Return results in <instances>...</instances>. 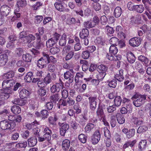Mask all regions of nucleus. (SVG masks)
<instances>
[{"mask_svg": "<svg viewBox=\"0 0 151 151\" xmlns=\"http://www.w3.org/2000/svg\"><path fill=\"white\" fill-rule=\"evenodd\" d=\"M60 51L58 47H53L50 50V52L52 54L55 55L59 52Z\"/></svg>", "mask_w": 151, "mask_h": 151, "instance_id": "8fccbe9b", "label": "nucleus"}, {"mask_svg": "<svg viewBox=\"0 0 151 151\" xmlns=\"http://www.w3.org/2000/svg\"><path fill=\"white\" fill-rule=\"evenodd\" d=\"M59 95L58 94H53L50 96V101L52 103H56L59 99Z\"/></svg>", "mask_w": 151, "mask_h": 151, "instance_id": "c756f323", "label": "nucleus"}, {"mask_svg": "<svg viewBox=\"0 0 151 151\" xmlns=\"http://www.w3.org/2000/svg\"><path fill=\"white\" fill-rule=\"evenodd\" d=\"M136 142V140H134L132 141H127L124 145L123 148L124 149H125L129 146L131 147H132L135 145Z\"/></svg>", "mask_w": 151, "mask_h": 151, "instance_id": "412c9836", "label": "nucleus"}, {"mask_svg": "<svg viewBox=\"0 0 151 151\" xmlns=\"http://www.w3.org/2000/svg\"><path fill=\"white\" fill-rule=\"evenodd\" d=\"M122 13V9L119 6L116 7L114 11V15L116 18H118L120 16Z\"/></svg>", "mask_w": 151, "mask_h": 151, "instance_id": "b1692460", "label": "nucleus"}, {"mask_svg": "<svg viewBox=\"0 0 151 151\" xmlns=\"http://www.w3.org/2000/svg\"><path fill=\"white\" fill-rule=\"evenodd\" d=\"M35 37L32 34H29L24 38L23 41L24 43H29L32 41L35 40Z\"/></svg>", "mask_w": 151, "mask_h": 151, "instance_id": "ddd939ff", "label": "nucleus"}, {"mask_svg": "<svg viewBox=\"0 0 151 151\" xmlns=\"http://www.w3.org/2000/svg\"><path fill=\"white\" fill-rule=\"evenodd\" d=\"M22 58L23 60L26 62H31L32 58L31 55L27 53L23 55Z\"/></svg>", "mask_w": 151, "mask_h": 151, "instance_id": "a19ab883", "label": "nucleus"}, {"mask_svg": "<svg viewBox=\"0 0 151 151\" xmlns=\"http://www.w3.org/2000/svg\"><path fill=\"white\" fill-rule=\"evenodd\" d=\"M147 142L145 140H141L138 144V147L140 151L144 150L147 147Z\"/></svg>", "mask_w": 151, "mask_h": 151, "instance_id": "aec40b11", "label": "nucleus"}, {"mask_svg": "<svg viewBox=\"0 0 151 151\" xmlns=\"http://www.w3.org/2000/svg\"><path fill=\"white\" fill-rule=\"evenodd\" d=\"M107 68L105 65L101 64L98 66L97 69L99 73H106Z\"/></svg>", "mask_w": 151, "mask_h": 151, "instance_id": "a878e982", "label": "nucleus"}, {"mask_svg": "<svg viewBox=\"0 0 151 151\" xmlns=\"http://www.w3.org/2000/svg\"><path fill=\"white\" fill-rule=\"evenodd\" d=\"M147 95H142L136 93L132 97V99H135L133 101V104L136 107H139L142 105L146 99Z\"/></svg>", "mask_w": 151, "mask_h": 151, "instance_id": "f03ea898", "label": "nucleus"}, {"mask_svg": "<svg viewBox=\"0 0 151 151\" xmlns=\"http://www.w3.org/2000/svg\"><path fill=\"white\" fill-rule=\"evenodd\" d=\"M101 135L99 131H96L91 137V142L94 145L97 144L100 140Z\"/></svg>", "mask_w": 151, "mask_h": 151, "instance_id": "6e6552de", "label": "nucleus"}, {"mask_svg": "<svg viewBox=\"0 0 151 151\" xmlns=\"http://www.w3.org/2000/svg\"><path fill=\"white\" fill-rule=\"evenodd\" d=\"M64 77L65 79H68L70 83H72L73 81V75L69 71H66L64 74Z\"/></svg>", "mask_w": 151, "mask_h": 151, "instance_id": "2eb2a0df", "label": "nucleus"}, {"mask_svg": "<svg viewBox=\"0 0 151 151\" xmlns=\"http://www.w3.org/2000/svg\"><path fill=\"white\" fill-rule=\"evenodd\" d=\"M38 94L41 96H45L46 93V91L43 88H40L38 91Z\"/></svg>", "mask_w": 151, "mask_h": 151, "instance_id": "052dcab7", "label": "nucleus"}, {"mask_svg": "<svg viewBox=\"0 0 151 151\" xmlns=\"http://www.w3.org/2000/svg\"><path fill=\"white\" fill-rule=\"evenodd\" d=\"M11 123L6 120L1 121L0 122V127L3 130L11 129L14 128L16 124Z\"/></svg>", "mask_w": 151, "mask_h": 151, "instance_id": "7ed1b4c3", "label": "nucleus"}, {"mask_svg": "<svg viewBox=\"0 0 151 151\" xmlns=\"http://www.w3.org/2000/svg\"><path fill=\"white\" fill-rule=\"evenodd\" d=\"M96 126V125L92 123H88L86 126L85 129L86 132H89Z\"/></svg>", "mask_w": 151, "mask_h": 151, "instance_id": "cd10ccee", "label": "nucleus"}, {"mask_svg": "<svg viewBox=\"0 0 151 151\" xmlns=\"http://www.w3.org/2000/svg\"><path fill=\"white\" fill-rule=\"evenodd\" d=\"M51 81V78L49 73L47 74V76L44 78V82L46 84H48Z\"/></svg>", "mask_w": 151, "mask_h": 151, "instance_id": "4d7b16f0", "label": "nucleus"}, {"mask_svg": "<svg viewBox=\"0 0 151 151\" xmlns=\"http://www.w3.org/2000/svg\"><path fill=\"white\" fill-rule=\"evenodd\" d=\"M93 9L96 11H99L101 9V5L99 3H93Z\"/></svg>", "mask_w": 151, "mask_h": 151, "instance_id": "3c124183", "label": "nucleus"}, {"mask_svg": "<svg viewBox=\"0 0 151 151\" xmlns=\"http://www.w3.org/2000/svg\"><path fill=\"white\" fill-rule=\"evenodd\" d=\"M57 43L56 41H55L51 38L47 41L46 45L47 47H50L55 45Z\"/></svg>", "mask_w": 151, "mask_h": 151, "instance_id": "72a5a7b5", "label": "nucleus"}, {"mask_svg": "<svg viewBox=\"0 0 151 151\" xmlns=\"http://www.w3.org/2000/svg\"><path fill=\"white\" fill-rule=\"evenodd\" d=\"M138 60L142 62H143L146 64H147L148 63V59L144 56L142 55L139 56L138 57Z\"/></svg>", "mask_w": 151, "mask_h": 151, "instance_id": "c03bdc74", "label": "nucleus"}, {"mask_svg": "<svg viewBox=\"0 0 151 151\" xmlns=\"http://www.w3.org/2000/svg\"><path fill=\"white\" fill-rule=\"evenodd\" d=\"M89 35V31L87 29H83L80 32L79 36L81 39H85Z\"/></svg>", "mask_w": 151, "mask_h": 151, "instance_id": "6ab92c4d", "label": "nucleus"}, {"mask_svg": "<svg viewBox=\"0 0 151 151\" xmlns=\"http://www.w3.org/2000/svg\"><path fill=\"white\" fill-rule=\"evenodd\" d=\"M84 25L85 27L88 28H92L94 27V25L92 24V22L87 21L84 22Z\"/></svg>", "mask_w": 151, "mask_h": 151, "instance_id": "864d4df0", "label": "nucleus"}, {"mask_svg": "<svg viewBox=\"0 0 151 151\" xmlns=\"http://www.w3.org/2000/svg\"><path fill=\"white\" fill-rule=\"evenodd\" d=\"M33 78V73L31 72H28L24 77V80L27 82H31Z\"/></svg>", "mask_w": 151, "mask_h": 151, "instance_id": "4be33fe9", "label": "nucleus"}, {"mask_svg": "<svg viewBox=\"0 0 151 151\" xmlns=\"http://www.w3.org/2000/svg\"><path fill=\"white\" fill-rule=\"evenodd\" d=\"M135 86L134 83H131L128 85H127L125 87L124 89L127 91H129L133 90Z\"/></svg>", "mask_w": 151, "mask_h": 151, "instance_id": "338daca9", "label": "nucleus"}, {"mask_svg": "<svg viewBox=\"0 0 151 151\" xmlns=\"http://www.w3.org/2000/svg\"><path fill=\"white\" fill-rule=\"evenodd\" d=\"M11 110L14 114H17L20 113L21 110L20 108L18 106L14 105L12 107Z\"/></svg>", "mask_w": 151, "mask_h": 151, "instance_id": "7c9ffc66", "label": "nucleus"}, {"mask_svg": "<svg viewBox=\"0 0 151 151\" xmlns=\"http://www.w3.org/2000/svg\"><path fill=\"white\" fill-rule=\"evenodd\" d=\"M127 58L128 62L131 63H134L135 60L134 55L131 52L127 54Z\"/></svg>", "mask_w": 151, "mask_h": 151, "instance_id": "c85d7f7f", "label": "nucleus"}, {"mask_svg": "<svg viewBox=\"0 0 151 151\" xmlns=\"http://www.w3.org/2000/svg\"><path fill=\"white\" fill-rule=\"evenodd\" d=\"M47 57L48 59V63L50 62L55 63L57 62L56 59L53 56H50L49 57V55H47Z\"/></svg>", "mask_w": 151, "mask_h": 151, "instance_id": "e2e57ef3", "label": "nucleus"}, {"mask_svg": "<svg viewBox=\"0 0 151 151\" xmlns=\"http://www.w3.org/2000/svg\"><path fill=\"white\" fill-rule=\"evenodd\" d=\"M69 126L68 124L63 123L60 129V133L61 135L64 136L66 131L68 129Z\"/></svg>", "mask_w": 151, "mask_h": 151, "instance_id": "f8f14e48", "label": "nucleus"}, {"mask_svg": "<svg viewBox=\"0 0 151 151\" xmlns=\"http://www.w3.org/2000/svg\"><path fill=\"white\" fill-rule=\"evenodd\" d=\"M135 134V130L134 129H129L126 134L127 138L130 139L133 137Z\"/></svg>", "mask_w": 151, "mask_h": 151, "instance_id": "ea45409f", "label": "nucleus"}, {"mask_svg": "<svg viewBox=\"0 0 151 151\" xmlns=\"http://www.w3.org/2000/svg\"><path fill=\"white\" fill-rule=\"evenodd\" d=\"M66 38L67 35L65 33H63L59 41V44L60 46H65L66 42Z\"/></svg>", "mask_w": 151, "mask_h": 151, "instance_id": "5701e85b", "label": "nucleus"}, {"mask_svg": "<svg viewBox=\"0 0 151 151\" xmlns=\"http://www.w3.org/2000/svg\"><path fill=\"white\" fill-rule=\"evenodd\" d=\"M140 43V39L136 37L132 38L129 40V44L133 47L138 46Z\"/></svg>", "mask_w": 151, "mask_h": 151, "instance_id": "9d476101", "label": "nucleus"}, {"mask_svg": "<svg viewBox=\"0 0 151 151\" xmlns=\"http://www.w3.org/2000/svg\"><path fill=\"white\" fill-rule=\"evenodd\" d=\"M116 82V81L115 79H113L109 82L108 85L111 87L115 88L117 85Z\"/></svg>", "mask_w": 151, "mask_h": 151, "instance_id": "13d9d810", "label": "nucleus"}, {"mask_svg": "<svg viewBox=\"0 0 151 151\" xmlns=\"http://www.w3.org/2000/svg\"><path fill=\"white\" fill-rule=\"evenodd\" d=\"M10 8L7 5H3L0 8L1 15L3 17L7 16L10 12Z\"/></svg>", "mask_w": 151, "mask_h": 151, "instance_id": "423d86ee", "label": "nucleus"}, {"mask_svg": "<svg viewBox=\"0 0 151 151\" xmlns=\"http://www.w3.org/2000/svg\"><path fill=\"white\" fill-rule=\"evenodd\" d=\"M11 80L4 81L2 84L3 88H8L12 86L14 83Z\"/></svg>", "mask_w": 151, "mask_h": 151, "instance_id": "dca6fc26", "label": "nucleus"}, {"mask_svg": "<svg viewBox=\"0 0 151 151\" xmlns=\"http://www.w3.org/2000/svg\"><path fill=\"white\" fill-rule=\"evenodd\" d=\"M114 78L120 82L124 80V77L123 76V70L122 69L119 70L118 72L115 75Z\"/></svg>", "mask_w": 151, "mask_h": 151, "instance_id": "9b49d317", "label": "nucleus"}, {"mask_svg": "<svg viewBox=\"0 0 151 151\" xmlns=\"http://www.w3.org/2000/svg\"><path fill=\"white\" fill-rule=\"evenodd\" d=\"M116 117L114 115H112L110 118V123L112 127H115L116 124Z\"/></svg>", "mask_w": 151, "mask_h": 151, "instance_id": "79ce46f5", "label": "nucleus"}, {"mask_svg": "<svg viewBox=\"0 0 151 151\" xmlns=\"http://www.w3.org/2000/svg\"><path fill=\"white\" fill-rule=\"evenodd\" d=\"M116 45H111L109 48L110 54H107L106 58L110 60H119L121 59L120 55H116L118 49Z\"/></svg>", "mask_w": 151, "mask_h": 151, "instance_id": "f257e3e1", "label": "nucleus"}, {"mask_svg": "<svg viewBox=\"0 0 151 151\" xmlns=\"http://www.w3.org/2000/svg\"><path fill=\"white\" fill-rule=\"evenodd\" d=\"M78 139L80 141L83 143L86 142L87 137L83 134H81L78 136Z\"/></svg>", "mask_w": 151, "mask_h": 151, "instance_id": "37998d69", "label": "nucleus"}, {"mask_svg": "<svg viewBox=\"0 0 151 151\" xmlns=\"http://www.w3.org/2000/svg\"><path fill=\"white\" fill-rule=\"evenodd\" d=\"M148 129L147 127L145 126H141L139 127L138 128L137 132L138 133H141L146 131Z\"/></svg>", "mask_w": 151, "mask_h": 151, "instance_id": "a18cd8bd", "label": "nucleus"}, {"mask_svg": "<svg viewBox=\"0 0 151 151\" xmlns=\"http://www.w3.org/2000/svg\"><path fill=\"white\" fill-rule=\"evenodd\" d=\"M19 7L17 6L14 10V13L15 14V16H14L11 19L12 20L14 21L20 17L21 14L19 12Z\"/></svg>", "mask_w": 151, "mask_h": 151, "instance_id": "393cba45", "label": "nucleus"}, {"mask_svg": "<svg viewBox=\"0 0 151 151\" xmlns=\"http://www.w3.org/2000/svg\"><path fill=\"white\" fill-rule=\"evenodd\" d=\"M27 145V142L26 141L23 142H21L17 144L16 147L17 148H25Z\"/></svg>", "mask_w": 151, "mask_h": 151, "instance_id": "6e6d98bb", "label": "nucleus"}, {"mask_svg": "<svg viewBox=\"0 0 151 151\" xmlns=\"http://www.w3.org/2000/svg\"><path fill=\"white\" fill-rule=\"evenodd\" d=\"M8 60V56L6 54H3L0 55V66L4 65Z\"/></svg>", "mask_w": 151, "mask_h": 151, "instance_id": "4468645a", "label": "nucleus"}, {"mask_svg": "<svg viewBox=\"0 0 151 151\" xmlns=\"http://www.w3.org/2000/svg\"><path fill=\"white\" fill-rule=\"evenodd\" d=\"M54 6L55 9L60 12L67 11L68 9L64 5V4L60 0H57L54 3Z\"/></svg>", "mask_w": 151, "mask_h": 151, "instance_id": "39448f33", "label": "nucleus"}, {"mask_svg": "<svg viewBox=\"0 0 151 151\" xmlns=\"http://www.w3.org/2000/svg\"><path fill=\"white\" fill-rule=\"evenodd\" d=\"M88 99L89 104V108L91 110L94 111L96 107V98L94 97H90Z\"/></svg>", "mask_w": 151, "mask_h": 151, "instance_id": "0eeeda50", "label": "nucleus"}, {"mask_svg": "<svg viewBox=\"0 0 151 151\" xmlns=\"http://www.w3.org/2000/svg\"><path fill=\"white\" fill-rule=\"evenodd\" d=\"M83 77V73H77L75 77V81L76 83H78L79 78H82Z\"/></svg>", "mask_w": 151, "mask_h": 151, "instance_id": "49530a36", "label": "nucleus"}, {"mask_svg": "<svg viewBox=\"0 0 151 151\" xmlns=\"http://www.w3.org/2000/svg\"><path fill=\"white\" fill-rule=\"evenodd\" d=\"M70 142L69 140L65 139L62 142V147L63 149H66L69 148L70 146Z\"/></svg>", "mask_w": 151, "mask_h": 151, "instance_id": "f704fd0d", "label": "nucleus"}, {"mask_svg": "<svg viewBox=\"0 0 151 151\" xmlns=\"http://www.w3.org/2000/svg\"><path fill=\"white\" fill-rule=\"evenodd\" d=\"M107 22V19L105 16H102L101 17V23L103 25H106Z\"/></svg>", "mask_w": 151, "mask_h": 151, "instance_id": "bf43d9fd", "label": "nucleus"}, {"mask_svg": "<svg viewBox=\"0 0 151 151\" xmlns=\"http://www.w3.org/2000/svg\"><path fill=\"white\" fill-rule=\"evenodd\" d=\"M116 119L118 122L120 124H122L125 122V120L122 115L117 113L116 115Z\"/></svg>", "mask_w": 151, "mask_h": 151, "instance_id": "bb28decb", "label": "nucleus"}, {"mask_svg": "<svg viewBox=\"0 0 151 151\" xmlns=\"http://www.w3.org/2000/svg\"><path fill=\"white\" fill-rule=\"evenodd\" d=\"M73 109L76 111V113L79 114L81 112V109L79 105L76 104L73 106Z\"/></svg>", "mask_w": 151, "mask_h": 151, "instance_id": "0e129e2a", "label": "nucleus"}, {"mask_svg": "<svg viewBox=\"0 0 151 151\" xmlns=\"http://www.w3.org/2000/svg\"><path fill=\"white\" fill-rule=\"evenodd\" d=\"M90 55L89 52L87 50H86L83 52L82 56L83 58L86 59L90 57Z\"/></svg>", "mask_w": 151, "mask_h": 151, "instance_id": "5fc2aeb1", "label": "nucleus"}, {"mask_svg": "<svg viewBox=\"0 0 151 151\" xmlns=\"http://www.w3.org/2000/svg\"><path fill=\"white\" fill-rule=\"evenodd\" d=\"M28 145L30 147H32L36 145L37 142L36 137H30L28 139Z\"/></svg>", "mask_w": 151, "mask_h": 151, "instance_id": "f3484780", "label": "nucleus"}, {"mask_svg": "<svg viewBox=\"0 0 151 151\" xmlns=\"http://www.w3.org/2000/svg\"><path fill=\"white\" fill-rule=\"evenodd\" d=\"M27 4L26 0H18L17 1L16 6L19 7L25 6Z\"/></svg>", "mask_w": 151, "mask_h": 151, "instance_id": "c9c22d12", "label": "nucleus"}, {"mask_svg": "<svg viewBox=\"0 0 151 151\" xmlns=\"http://www.w3.org/2000/svg\"><path fill=\"white\" fill-rule=\"evenodd\" d=\"M43 57L41 58L38 61L37 66L40 68H44V66L48 63V61L47 57V54L45 53H43Z\"/></svg>", "mask_w": 151, "mask_h": 151, "instance_id": "20e7f679", "label": "nucleus"}, {"mask_svg": "<svg viewBox=\"0 0 151 151\" xmlns=\"http://www.w3.org/2000/svg\"><path fill=\"white\" fill-rule=\"evenodd\" d=\"M109 42L111 45H117V44L119 45L118 39L115 37L111 38L109 40Z\"/></svg>", "mask_w": 151, "mask_h": 151, "instance_id": "4c0bfd02", "label": "nucleus"}, {"mask_svg": "<svg viewBox=\"0 0 151 151\" xmlns=\"http://www.w3.org/2000/svg\"><path fill=\"white\" fill-rule=\"evenodd\" d=\"M114 101L115 106L116 107H119L121 105L122 99L120 96H117L115 98Z\"/></svg>", "mask_w": 151, "mask_h": 151, "instance_id": "2f4dec72", "label": "nucleus"}, {"mask_svg": "<svg viewBox=\"0 0 151 151\" xmlns=\"http://www.w3.org/2000/svg\"><path fill=\"white\" fill-rule=\"evenodd\" d=\"M61 94L62 97L64 99H66L68 95V91L65 89H63L61 91Z\"/></svg>", "mask_w": 151, "mask_h": 151, "instance_id": "680f3d73", "label": "nucleus"}, {"mask_svg": "<svg viewBox=\"0 0 151 151\" xmlns=\"http://www.w3.org/2000/svg\"><path fill=\"white\" fill-rule=\"evenodd\" d=\"M41 116L42 119L47 118L49 115V113L46 110L43 109L41 111Z\"/></svg>", "mask_w": 151, "mask_h": 151, "instance_id": "09e8293b", "label": "nucleus"}, {"mask_svg": "<svg viewBox=\"0 0 151 151\" xmlns=\"http://www.w3.org/2000/svg\"><path fill=\"white\" fill-rule=\"evenodd\" d=\"M74 55V52L73 51H70L67 54L65 58V60L67 61L71 59L73 57Z\"/></svg>", "mask_w": 151, "mask_h": 151, "instance_id": "de8ad7c7", "label": "nucleus"}, {"mask_svg": "<svg viewBox=\"0 0 151 151\" xmlns=\"http://www.w3.org/2000/svg\"><path fill=\"white\" fill-rule=\"evenodd\" d=\"M97 115L99 117H103L104 116V112L102 109L101 107H99L96 111Z\"/></svg>", "mask_w": 151, "mask_h": 151, "instance_id": "603ef678", "label": "nucleus"}, {"mask_svg": "<svg viewBox=\"0 0 151 151\" xmlns=\"http://www.w3.org/2000/svg\"><path fill=\"white\" fill-rule=\"evenodd\" d=\"M39 124L38 122L35 121L31 124H27L26 125V127L28 129H30L35 128L37 125Z\"/></svg>", "mask_w": 151, "mask_h": 151, "instance_id": "473e14b6", "label": "nucleus"}, {"mask_svg": "<svg viewBox=\"0 0 151 151\" xmlns=\"http://www.w3.org/2000/svg\"><path fill=\"white\" fill-rule=\"evenodd\" d=\"M64 85L60 83H56L53 85L50 88V90L52 93L58 92L61 89L64 88Z\"/></svg>", "mask_w": 151, "mask_h": 151, "instance_id": "1a4fd4ad", "label": "nucleus"}, {"mask_svg": "<svg viewBox=\"0 0 151 151\" xmlns=\"http://www.w3.org/2000/svg\"><path fill=\"white\" fill-rule=\"evenodd\" d=\"M116 30L117 32V34L121 37L125 38V34L122 32V28L120 26H118L116 27Z\"/></svg>", "mask_w": 151, "mask_h": 151, "instance_id": "e433bc0d", "label": "nucleus"}, {"mask_svg": "<svg viewBox=\"0 0 151 151\" xmlns=\"http://www.w3.org/2000/svg\"><path fill=\"white\" fill-rule=\"evenodd\" d=\"M134 7V10L139 13L142 12L144 9V8L143 5H135Z\"/></svg>", "mask_w": 151, "mask_h": 151, "instance_id": "58836bf2", "label": "nucleus"}, {"mask_svg": "<svg viewBox=\"0 0 151 151\" xmlns=\"http://www.w3.org/2000/svg\"><path fill=\"white\" fill-rule=\"evenodd\" d=\"M133 122L135 124L139 125L142 124L143 121L139 120L138 118L135 117L133 119Z\"/></svg>", "mask_w": 151, "mask_h": 151, "instance_id": "774afa93", "label": "nucleus"}, {"mask_svg": "<svg viewBox=\"0 0 151 151\" xmlns=\"http://www.w3.org/2000/svg\"><path fill=\"white\" fill-rule=\"evenodd\" d=\"M134 4L131 1L129 2L127 4V7L128 9L130 11H134Z\"/></svg>", "mask_w": 151, "mask_h": 151, "instance_id": "69168bd1", "label": "nucleus"}, {"mask_svg": "<svg viewBox=\"0 0 151 151\" xmlns=\"http://www.w3.org/2000/svg\"><path fill=\"white\" fill-rule=\"evenodd\" d=\"M29 92L27 90L23 89L19 92V96L21 98L24 99L28 96L29 94Z\"/></svg>", "mask_w": 151, "mask_h": 151, "instance_id": "a211bd4d", "label": "nucleus"}]
</instances>
